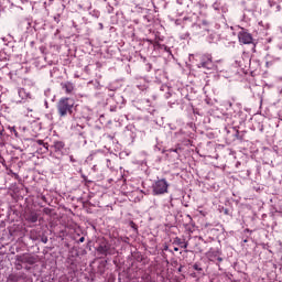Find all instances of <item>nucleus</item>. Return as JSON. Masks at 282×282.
Here are the masks:
<instances>
[{
  "label": "nucleus",
  "mask_w": 282,
  "mask_h": 282,
  "mask_svg": "<svg viewBox=\"0 0 282 282\" xmlns=\"http://www.w3.org/2000/svg\"><path fill=\"white\" fill-rule=\"evenodd\" d=\"M218 261H224V259L223 258H218Z\"/></svg>",
  "instance_id": "obj_20"
},
{
  "label": "nucleus",
  "mask_w": 282,
  "mask_h": 282,
  "mask_svg": "<svg viewBox=\"0 0 282 282\" xmlns=\"http://www.w3.org/2000/svg\"><path fill=\"white\" fill-rule=\"evenodd\" d=\"M42 242H43V243H47V237L42 238Z\"/></svg>",
  "instance_id": "obj_15"
},
{
  "label": "nucleus",
  "mask_w": 282,
  "mask_h": 282,
  "mask_svg": "<svg viewBox=\"0 0 282 282\" xmlns=\"http://www.w3.org/2000/svg\"><path fill=\"white\" fill-rule=\"evenodd\" d=\"M152 193L153 195H164L169 193V182L164 178L156 181L152 186Z\"/></svg>",
  "instance_id": "obj_3"
},
{
  "label": "nucleus",
  "mask_w": 282,
  "mask_h": 282,
  "mask_svg": "<svg viewBox=\"0 0 282 282\" xmlns=\"http://www.w3.org/2000/svg\"><path fill=\"white\" fill-rule=\"evenodd\" d=\"M98 254H104L107 257L108 254L111 257L116 254V248H112L108 242H101L97 248Z\"/></svg>",
  "instance_id": "obj_5"
},
{
  "label": "nucleus",
  "mask_w": 282,
  "mask_h": 282,
  "mask_svg": "<svg viewBox=\"0 0 282 282\" xmlns=\"http://www.w3.org/2000/svg\"><path fill=\"white\" fill-rule=\"evenodd\" d=\"M193 269L194 270H196V272H202V268L199 267V264H197V263H195L194 265H193Z\"/></svg>",
  "instance_id": "obj_12"
},
{
  "label": "nucleus",
  "mask_w": 282,
  "mask_h": 282,
  "mask_svg": "<svg viewBox=\"0 0 282 282\" xmlns=\"http://www.w3.org/2000/svg\"><path fill=\"white\" fill-rule=\"evenodd\" d=\"M15 259L19 263H29V265H34V263H36V258L30 254L17 256Z\"/></svg>",
  "instance_id": "obj_7"
},
{
  "label": "nucleus",
  "mask_w": 282,
  "mask_h": 282,
  "mask_svg": "<svg viewBox=\"0 0 282 282\" xmlns=\"http://www.w3.org/2000/svg\"><path fill=\"white\" fill-rule=\"evenodd\" d=\"M237 138H239V130H237Z\"/></svg>",
  "instance_id": "obj_19"
},
{
  "label": "nucleus",
  "mask_w": 282,
  "mask_h": 282,
  "mask_svg": "<svg viewBox=\"0 0 282 282\" xmlns=\"http://www.w3.org/2000/svg\"><path fill=\"white\" fill-rule=\"evenodd\" d=\"M178 251H180V248L175 247L174 252H178Z\"/></svg>",
  "instance_id": "obj_18"
},
{
  "label": "nucleus",
  "mask_w": 282,
  "mask_h": 282,
  "mask_svg": "<svg viewBox=\"0 0 282 282\" xmlns=\"http://www.w3.org/2000/svg\"><path fill=\"white\" fill-rule=\"evenodd\" d=\"M56 109L59 118L72 116L74 113V100L69 97H62L56 105Z\"/></svg>",
  "instance_id": "obj_1"
},
{
  "label": "nucleus",
  "mask_w": 282,
  "mask_h": 282,
  "mask_svg": "<svg viewBox=\"0 0 282 282\" xmlns=\"http://www.w3.org/2000/svg\"><path fill=\"white\" fill-rule=\"evenodd\" d=\"M62 89H65L66 94L74 91V84L72 82L62 83Z\"/></svg>",
  "instance_id": "obj_9"
},
{
  "label": "nucleus",
  "mask_w": 282,
  "mask_h": 282,
  "mask_svg": "<svg viewBox=\"0 0 282 282\" xmlns=\"http://www.w3.org/2000/svg\"><path fill=\"white\" fill-rule=\"evenodd\" d=\"M14 133H15V135H18V132H17V130H14Z\"/></svg>",
  "instance_id": "obj_21"
},
{
  "label": "nucleus",
  "mask_w": 282,
  "mask_h": 282,
  "mask_svg": "<svg viewBox=\"0 0 282 282\" xmlns=\"http://www.w3.org/2000/svg\"><path fill=\"white\" fill-rule=\"evenodd\" d=\"M238 41L239 43H242L243 45H250L252 43V34L248 33V31H245L241 29L240 32H238Z\"/></svg>",
  "instance_id": "obj_6"
},
{
  "label": "nucleus",
  "mask_w": 282,
  "mask_h": 282,
  "mask_svg": "<svg viewBox=\"0 0 282 282\" xmlns=\"http://www.w3.org/2000/svg\"><path fill=\"white\" fill-rule=\"evenodd\" d=\"M84 242H85V237L79 238L78 243H84Z\"/></svg>",
  "instance_id": "obj_13"
},
{
  "label": "nucleus",
  "mask_w": 282,
  "mask_h": 282,
  "mask_svg": "<svg viewBox=\"0 0 282 282\" xmlns=\"http://www.w3.org/2000/svg\"><path fill=\"white\" fill-rule=\"evenodd\" d=\"M18 94H19V96L21 97L22 100L28 99L29 96H30V94H28V93L24 90V88H20V89L18 90Z\"/></svg>",
  "instance_id": "obj_11"
},
{
  "label": "nucleus",
  "mask_w": 282,
  "mask_h": 282,
  "mask_svg": "<svg viewBox=\"0 0 282 282\" xmlns=\"http://www.w3.org/2000/svg\"><path fill=\"white\" fill-rule=\"evenodd\" d=\"M45 142H43V140H37V144L42 145L44 144Z\"/></svg>",
  "instance_id": "obj_14"
},
{
  "label": "nucleus",
  "mask_w": 282,
  "mask_h": 282,
  "mask_svg": "<svg viewBox=\"0 0 282 282\" xmlns=\"http://www.w3.org/2000/svg\"><path fill=\"white\" fill-rule=\"evenodd\" d=\"M25 220L30 221V224H36V221H39V214H36L35 212L26 214Z\"/></svg>",
  "instance_id": "obj_8"
},
{
  "label": "nucleus",
  "mask_w": 282,
  "mask_h": 282,
  "mask_svg": "<svg viewBox=\"0 0 282 282\" xmlns=\"http://www.w3.org/2000/svg\"><path fill=\"white\" fill-rule=\"evenodd\" d=\"M178 272H182V268L178 269Z\"/></svg>",
  "instance_id": "obj_22"
},
{
  "label": "nucleus",
  "mask_w": 282,
  "mask_h": 282,
  "mask_svg": "<svg viewBox=\"0 0 282 282\" xmlns=\"http://www.w3.org/2000/svg\"><path fill=\"white\" fill-rule=\"evenodd\" d=\"M198 68L207 69V72L215 70L217 66L215 65V62H213V54L206 53L200 55Z\"/></svg>",
  "instance_id": "obj_2"
},
{
  "label": "nucleus",
  "mask_w": 282,
  "mask_h": 282,
  "mask_svg": "<svg viewBox=\"0 0 282 282\" xmlns=\"http://www.w3.org/2000/svg\"><path fill=\"white\" fill-rule=\"evenodd\" d=\"M69 160H70V162H76V160L72 155L69 156Z\"/></svg>",
  "instance_id": "obj_17"
},
{
  "label": "nucleus",
  "mask_w": 282,
  "mask_h": 282,
  "mask_svg": "<svg viewBox=\"0 0 282 282\" xmlns=\"http://www.w3.org/2000/svg\"><path fill=\"white\" fill-rule=\"evenodd\" d=\"M173 245L174 246H181L184 249L188 248V242H185L180 237L174 238Z\"/></svg>",
  "instance_id": "obj_10"
},
{
  "label": "nucleus",
  "mask_w": 282,
  "mask_h": 282,
  "mask_svg": "<svg viewBox=\"0 0 282 282\" xmlns=\"http://www.w3.org/2000/svg\"><path fill=\"white\" fill-rule=\"evenodd\" d=\"M51 149H53V153H55L57 158L67 155V148H65V142L63 141H54Z\"/></svg>",
  "instance_id": "obj_4"
},
{
  "label": "nucleus",
  "mask_w": 282,
  "mask_h": 282,
  "mask_svg": "<svg viewBox=\"0 0 282 282\" xmlns=\"http://www.w3.org/2000/svg\"><path fill=\"white\" fill-rule=\"evenodd\" d=\"M42 147H44V149H47V147H50V144L48 143H43Z\"/></svg>",
  "instance_id": "obj_16"
}]
</instances>
